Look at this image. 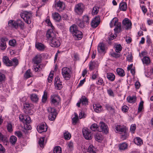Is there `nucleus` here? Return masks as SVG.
<instances>
[{"label": "nucleus", "instance_id": "obj_1", "mask_svg": "<svg viewBox=\"0 0 153 153\" xmlns=\"http://www.w3.org/2000/svg\"><path fill=\"white\" fill-rule=\"evenodd\" d=\"M46 36L51 46L58 47L60 46L59 41L56 39L55 34L52 30H49L47 31Z\"/></svg>", "mask_w": 153, "mask_h": 153}, {"label": "nucleus", "instance_id": "obj_2", "mask_svg": "<svg viewBox=\"0 0 153 153\" xmlns=\"http://www.w3.org/2000/svg\"><path fill=\"white\" fill-rule=\"evenodd\" d=\"M62 74L64 78L66 80H69L72 74L71 70L68 67H64L62 70Z\"/></svg>", "mask_w": 153, "mask_h": 153}, {"label": "nucleus", "instance_id": "obj_3", "mask_svg": "<svg viewBox=\"0 0 153 153\" xmlns=\"http://www.w3.org/2000/svg\"><path fill=\"white\" fill-rule=\"evenodd\" d=\"M20 16L27 24H30L31 23L32 15L30 13L27 12H25L21 13L20 14Z\"/></svg>", "mask_w": 153, "mask_h": 153}, {"label": "nucleus", "instance_id": "obj_4", "mask_svg": "<svg viewBox=\"0 0 153 153\" xmlns=\"http://www.w3.org/2000/svg\"><path fill=\"white\" fill-rule=\"evenodd\" d=\"M49 113L48 118L49 120L53 121L55 120L57 115V113L55 109L51 107H49L47 109Z\"/></svg>", "mask_w": 153, "mask_h": 153}, {"label": "nucleus", "instance_id": "obj_5", "mask_svg": "<svg viewBox=\"0 0 153 153\" xmlns=\"http://www.w3.org/2000/svg\"><path fill=\"white\" fill-rule=\"evenodd\" d=\"M85 6L83 4L79 3L76 4L74 7V12L76 15H81L83 12Z\"/></svg>", "mask_w": 153, "mask_h": 153}, {"label": "nucleus", "instance_id": "obj_6", "mask_svg": "<svg viewBox=\"0 0 153 153\" xmlns=\"http://www.w3.org/2000/svg\"><path fill=\"white\" fill-rule=\"evenodd\" d=\"M51 104L56 106L59 104L60 98L58 95L54 94L51 96Z\"/></svg>", "mask_w": 153, "mask_h": 153}, {"label": "nucleus", "instance_id": "obj_7", "mask_svg": "<svg viewBox=\"0 0 153 153\" xmlns=\"http://www.w3.org/2000/svg\"><path fill=\"white\" fill-rule=\"evenodd\" d=\"M98 131L102 132L106 134L108 131V127L104 123L100 122L99 124Z\"/></svg>", "mask_w": 153, "mask_h": 153}, {"label": "nucleus", "instance_id": "obj_8", "mask_svg": "<svg viewBox=\"0 0 153 153\" xmlns=\"http://www.w3.org/2000/svg\"><path fill=\"white\" fill-rule=\"evenodd\" d=\"M82 132L83 135L85 139L89 140L92 138L91 132L88 128H83L82 130Z\"/></svg>", "mask_w": 153, "mask_h": 153}, {"label": "nucleus", "instance_id": "obj_9", "mask_svg": "<svg viewBox=\"0 0 153 153\" xmlns=\"http://www.w3.org/2000/svg\"><path fill=\"white\" fill-rule=\"evenodd\" d=\"M47 128L48 127L46 124L45 123H43L38 126L37 129L38 132L40 133L42 132L46 131Z\"/></svg>", "mask_w": 153, "mask_h": 153}, {"label": "nucleus", "instance_id": "obj_10", "mask_svg": "<svg viewBox=\"0 0 153 153\" xmlns=\"http://www.w3.org/2000/svg\"><path fill=\"white\" fill-rule=\"evenodd\" d=\"M42 56L40 54H37L33 58L32 62L34 65H38L41 62Z\"/></svg>", "mask_w": 153, "mask_h": 153}, {"label": "nucleus", "instance_id": "obj_11", "mask_svg": "<svg viewBox=\"0 0 153 153\" xmlns=\"http://www.w3.org/2000/svg\"><path fill=\"white\" fill-rule=\"evenodd\" d=\"M123 24L124 28L128 29L131 27V23L128 18H125L123 21Z\"/></svg>", "mask_w": 153, "mask_h": 153}, {"label": "nucleus", "instance_id": "obj_12", "mask_svg": "<svg viewBox=\"0 0 153 153\" xmlns=\"http://www.w3.org/2000/svg\"><path fill=\"white\" fill-rule=\"evenodd\" d=\"M83 105H88V100L86 97L85 96H82L79 99V101L76 104V105L78 107H80L81 103Z\"/></svg>", "mask_w": 153, "mask_h": 153}, {"label": "nucleus", "instance_id": "obj_13", "mask_svg": "<svg viewBox=\"0 0 153 153\" xmlns=\"http://www.w3.org/2000/svg\"><path fill=\"white\" fill-rule=\"evenodd\" d=\"M100 22L99 17L96 16L93 19L91 22V26L93 28H96L99 25Z\"/></svg>", "mask_w": 153, "mask_h": 153}, {"label": "nucleus", "instance_id": "obj_14", "mask_svg": "<svg viewBox=\"0 0 153 153\" xmlns=\"http://www.w3.org/2000/svg\"><path fill=\"white\" fill-rule=\"evenodd\" d=\"M73 35L75 39L77 40L81 39L83 37V34L82 32L78 30L76 31Z\"/></svg>", "mask_w": 153, "mask_h": 153}, {"label": "nucleus", "instance_id": "obj_15", "mask_svg": "<svg viewBox=\"0 0 153 153\" xmlns=\"http://www.w3.org/2000/svg\"><path fill=\"white\" fill-rule=\"evenodd\" d=\"M3 62L7 66H12V62L10 60L9 58L7 56H4L3 58Z\"/></svg>", "mask_w": 153, "mask_h": 153}, {"label": "nucleus", "instance_id": "obj_16", "mask_svg": "<svg viewBox=\"0 0 153 153\" xmlns=\"http://www.w3.org/2000/svg\"><path fill=\"white\" fill-rule=\"evenodd\" d=\"M94 111L97 113L100 112L102 110V106L98 104H94L93 105Z\"/></svg>", "mask_w": 153, "mask_h": 153}, {"label": "nucleus", "instance_id": "obj_17", "mask_svg": "<svg viewBox=\"0 0 153 153\" xmlns=\"http://www.w3.org/2000/svg\"><path fill=\"white\" fill-rule=\"evenodd\" d=\"M53 19L56 22H59L61 20V16L57 13L55 12L52 13Z\"/></svg>", "mask_w": 153, "mask_h": 153}, {"label": "nucleus", "instance_id": "obj_18", "mask_svg": "<svg viewBox=\"0 0 153 153\" xmlns=\"http://www.w3.org/2000/svg\"><path fill=\"white\" fill-rule=\"evenodd\" d=\"M63 6V3L59 0H56L55 1V6L59 10L62 9Z\"/></svg>", "mask_w": 153, "mask_h": 153}, {"label": "nucleus", "instance_id": "obj_19", "mask_svg": "<svg viewBox=\"0 0 153 153\" xmlns=\"http://www.w3.org/2000/svg\"><path fill=\"white\" fill-rule=\"evenodd\" d=\"M115 26V27L114 29V30L115 33H118L122 31L121 23L120 22L118 23Z\"/></svg>", "mask_w": 153, "mask_h": 153}, {"label": "nucleus", "instance_id": "obj_20", "mask_svg": "<svg viewBox=\"0 0 153 153\" xmlns=\"http://www.w3.org/2000/svg\"><path fill=\"white\" fill-rule=\"evenodd\" d=\"M118 23H120L118 22V19L116 17L114 18L110 23V25L111 27H112L114 26H115Z\"/></svg>", "mask_w": 153, "mask_h": 153}, {"label": "nucleus", "instance_id": "obj_21", "mask_svg": "<svg viewBox=\"0 0 153 153\" xmlns=\"http://www.w3.org/2000/svg\"><path fill=\"white\" fill-rule=\"evenodd\" d=\"M0 47L1 49L2 50H4L7 47L5 41L3 38L1 39V41L0 42Z\"/></svg>", "mask_w": 153, "mask_h": 153}, {"label": "nucleus", "instance_id": "obj_22", "mask_svg": "<svg viewBox=\"0 0 153 153\" xmlns=\"http://www.w3.org/2000/svg\"><path fill=\"white\" fill-rule=\"evenodd\" d=\"M106 77L109 80L111 81H114L115 79V76L114 74L111 73H107Z\"/></svg>", "mask_w": 153, "mask_h": 153}, {"label": "nucleus", "instance_id": "obj_23", "mask_svg": "<svg viewBox=\"0 0 153 153\" xmlns=\"http://www.w3.org/2000/svg\"><path fill=\"white\" fill-rule=\"evenodd\" d=\"M97 49L99 52L100 53L103 52L105 49L104 44L102 43H100L98 45Z\"/></svg>", "mask_w": 153, "mask_h": 153}, {"label": "nucleus", "instance_id": "obj_24", "mask_svg": "<svg viewBox=\"0 0 153 153\" xmlns=\"http://www.w3.org/2000/svg\"><path fill=\"white\" fill-rule=\"evenodd\" d=\"M77 24L78 26L81 28H83L86 26L87 25L85 24V23L83 22L81 19H78L77 21Z\"/></svg>", "mask_w": 153, "mask_h": 153}, {"label": "nucleus", "instance_id": "obj_25", "mask_svg": "<svg viewBox=\"0 0 153 153\" xmlns=\"http://www.w3.org/2000/svg\"><path fill=\"white\" fill-rule=\"evenodd\" d=\"M35 46L40 51H43L45 48V46L41 43H36Z\"/></svg>", "mask_w": 153, "mask_h": 153}, {"label": "nucleus", "instance_id": "obj_26", "mask_svg": "<svg viewBox=\"0 0 153 153\" xmlns=\"http://www.w3.org/2000/svg\"><path fill=\"white\" fill-rule=\"evenodd\" d=\"M95 139L98 142H100L103 139V137L100 133H97L95 136Z\"/></svg>", "mask_w": 153, "mask_h": 153}, {"label": "nucleus", "instance_id": "obj_27", "mask_svg": "<svg viewBox=\"0 0 153 153\" xmlns=\"http://www.w3.org/2000/svg\"><path fill=\"white\" fill-rule=\"evenodd\" d=\"M116 71L117 74L121 76H123L125 75L124 71L122 68H117Z\"/></svg>", "mask_w": 153, "mask_h": 153}, {"label": "nucleus", "instance_id": "obj_28", "mask_svg": "<svg viewBox=\"0 0 153 153\" xmlns=\"http://www.w3.org/2000/svg\"><path fill=\"white\" fill-rule=\"evenodd\" d=\"M70 30L73 35L76 32V31L78 30L77 26L75 25H73L70 27Z\"/></svg>", "mask_w": 153, "mask_h": 153}, {"label": "nucleus", "instance_id": "obj_29", "mask_svg": "<svg viewBox=\"0 0 153 153\" xmlns=\"http://www.w3.org/2000/svg\"><path fill=\"white\" fill-rule=\"evenodd\" d=\"M127 5L126 3L122 2L120 4L119 8L120 10L122 11H126L127 9Z\"/></svg>", "mask_w": 153, "mask_h": 153}, {"label": "nucleus", "instance_id": "obj_30", "mask_svg": "<svg viewBox=\"0 0 153 153\" xmlns=\"http://www.w3.org/2000/svg\"><path fill=\"white\" fill-rule=\"evenodd\" d=\"M142 61L143 64L148 65L150 63V59L149 57L144 56L142 59Z\"/></svg>", "mask_w": 153, "mask_h": 153}, {"label": "nucleus", "instance_id": "obj_31", "mask_svg": "<svg viewBox=\"0 0 153 153\" xmlns=\"http://www.w3.org/2000/svg\"><path fill=\"white\" fill-rule=\"evenodd\" d=\"M9 26H12L13 27L17 29V25L16 21L13 20H10L8 22Z\"/></svg>", "mask_w": 153, "mask_h": 153}, {"label": "nucleus", "instance_id": "obj_32", "mask_svg": "<svg viewBox=\"0 0 153 153\" xmlns=\"http://www.w3.org/2000/svg\"><path fill=\"white\" fill-rule=\"evenodd\" d=\"M82 20L88 25L89 22V17L87 15H85L83 16Z\"/></svg>", "mask_w": 153, "mask_h": 153}, {"label": "nucleus", "instance_id": "obj_33", "mask_svg": "<svg viewBox=\"0 0 153 153\" xmlns=\"http://www.w3.org/2000/svg\"><path fill=\"white\" fill-rule=\"evenodd\" d=\"M134 141L135 143L137 145H141L143 143L142 140L139 137H136L134 139Z\"/></svg>", "mask_w": 153, "mask_h": 153}, {"label": "nucleus", "instance_id": "obj_34", "mask_svg": "<svg viewBox=\"0 0 153 153\" xmlns=\"http://www.w3.org/2000/svg\"><path fill=\"white\" fill-rule=\"evenodd\" d=\"M17 141V138L15 136H11L10 138V142L12 145H14Z\"/></svg>", "mask_w": 153, "mask_h": 153}, {"label": "nucleus", "instance_id": "obj_35", "mask_svg": "<svg viewBox=\"0 0 153 153\" xmlns=\"http://www.w3.org/2000/svg\"><path fill=\"white\" fill-rule=\"evenodd\" d=\"M127 144L126 143H123L119 145V147L120 150H124L127 149Z\"/></svg>", "mask_w": 153, "mask_h": 153}, {"label": "nucleus", "instance_id": "obj_36", "mask_svg": "<svg viewBox=\"0 0 153 153\" xmlns=\"http://www.w3.org/2000/svg\"><path fill=\"white\" fill-rule=\"evenodd\" d=\"M96 149L92 145H90L88 149V152L90 153H96Z\"/></svg>", "mask_w": 153, "mask_h": 153}, {"label": "nucleus", "instance_id": "obj_37", "mask_svg": "<svg viewBox=\"0 0 153 153\" xmlns=\"http://www.w3.org/2000/svg\"><path fill=\"white\" fill-rule=\"evenodd\" d=\"M6 127L8 132H11L13 131V126L11 122H7Z\"/></svg>", "mask_w": 153, "mask_h": 153}, {"label": "nucleus", "instance_id": "obj_38", "mask_svg": "<svg viewBox=\"0 0 153 153\" xmlns=\"http://www.w3.org/2000/svg\"><path fill=\"white\" fill-rule=\"evenodd\" d=\"M97 65L95 62H91L89 64V68L90 70H92L97 66Z\"/></svg>", "mask_w": 153, "mask_h": 153}, {"label": "nucleus", "instance_id": "obj_39", "mask_svg": "<svg viewBox=\"0 0 153 153\" xmlns=\"http://www.w3.org/2000/svg\"><path fill=\"white\" fill-rule=\"evenodd\" d=\"M30 98L31 100L33 102H36L38 100V98L37 96L35 94H33L30 95Z\"/></svg>", "mask_w": 153, "mask_h": 153}, {"label": "nucleus", "instance_id": "obj_40", "mask_svg": "<svg viewBox=\"0 0 153 153\" xmlns=\"http://www.w3.org/2000/svg\"><path fill=\"white\" fill-rule=\"evenodd\" d=\"M16 22L17 25V28L19 27L21 29H22L24 27V22L20 19H18L16 20Z\"/></svg>", "mask_w": 153, "mask_h": 153}, {"label": "nucleus", "instance_id": "obj_41", "mask_svg": "<svg viewBox=\"0 0 153 153\" xmlns=\"http://www.w3.org/2000/svg\"><path fill=\"white\" fill-rule=\"evenodd\" d=\"M115 51L117 53H120L122 49V47L120 44L116 45L114 46Z\"/></svg>", "mask_w": 153, "mask_h": 153}, {"label": "nucleus", "instance_id": "obj_42", "mask_svg": "<svg viewBox=\"0 0 153 153\" xmlns=\"http://www.w3.org/2000/svg\"><path fill=\"white\" fill-rule=\"evenodd\" d=\"M127 100L128 102L130 103L134 102L136 101V97L134 96L128 97L127 98Z\"/></svg>", "mask_w": 153, "mask_h": 153}, {"label": "nucleus", "instance_id": "obj_43", "mask_svg": "<svg viewBox=\"0 0 153 153\" xmlns=\"http://www.w3.org/2000/svg\"><path fill=\"white\" fill-rule=\"evenodd\" d=\"M45 137H41L39 141V144L41 147H43L44 146Z\"/></svg>", "mask_w": 153, "mask_h": 153}, {"label": "nucleus", "instance_id": "obj_44", "mask_svg": "<svg viewBox=\"0 0 153 153\" xmlns=\"http://www.w3.org/2000/svg\"><path fill=\"white\" fill-rule=\"evenodd\" d=\"M99 8L97 6H95L94 7L92 12V14L94 15H97L99 12Z\"/></svg>", "mask_w": 153, "mask_h": 153}, {"label": "nucleus", "instance_id": "obj_45", "mask_svg": "<svg viewBox=\"0 0 153 153\" xmlns=\"http://www.w3.org/2000/svg\"><path fill=\"white\" fill-rule=\"evenodd\" d=\"M32 74L30 70H28L26 72L24 75V77L26 79H27L31 77Z\"/></svg>", "mask_w": 153, "mask_h": 153}, {"label": "nucleus", "instance_id": "obj_46", "mask_svg": "<svg viewBox=\"0 0 153 153\" xmlns=\"http://www.w3.org/2000/svg\"><path fill=\"white\" fill-rule=\"evenodd\" d=\"M116 130L117 131L123 132L125 131V128L121 127L119 125H117L115 128Z\"/></svg>", "mask_w": 153, "mask_h": 153}, {"label": "nucleus", "instance_id": "obj_47", "mask_svg": "<svg viewBox=\"0 0 153 153\" xmlns=\"http://www.w3.org/2000/svg\"><path fill=\"white\" fill-rule=\"evenodd\" d=\"M90 128L93 131H98L99 127H98L96 124L94 123L91 125L90 127Z\"/></svg>", "mask_w": 153, "mask_h": 153}, {"label": "nucleus", "instance_id": "obj_48", "mask_svg": "<svg viewBox=\"0 0 153 153\" xmlns=\"http://www.w3.org/2000/svg\"><path fill=\"white\" fill-rule=\"evenodd\" d=\"M53 151L54 153H61L62 149L59 146H57L54 148Z\"/></svg>", "mask_w": 153, "mask_h": 153}, {"label": "nucleus", "instance_id": "obj_49", "mask_svg": "<svg viewBox=\"0 0 153 153\" xmlns=\"http://www.w3.org/2000/svg\"><path fill=\"white\" fill-rule=\"evenodd\" d=\"M2 141L4 143L7 142V140L6 138L4 137L3 134L0 132V142Z\"/></svg>", "mask_w": 153, "mask_h": 153}, {"label": "nucleus", "instance_id": "obj_50", "mask_svg": "<svg viewBox=\"0 0 153 153\" xmlns=\"http://www.w3.org/2000/svg\"><path fill=\"white\" fill-rule=\"evenodd\" d=\"M75 117L72 119L73 123L74 124H76L78 120V117L77 114L74 113Z\"/></svg>", "mask_w": 153, "mask_h": 153}, {"label": "nucleus", "instance_id": "obj_51", "mask_svg": "<svg viewBox=\"0 0 153 153\" xmlns=\"http://www.w3.org/2000/svg\"><path fill=\"white\" fill-rule=\"evenodd\" d=\"M64 137L66 140H68L70 139L71 137V134L68 131L65 132L64 133Z\"/></svg>", "mask_w": 153, "mask_h": 153}, {"label": "nucleus", "instance_id": "obj_52", "mask_svg": "<svg viewBox=\"0 0 153 153\" xmlns=\"http://www.w3.org/2000/svg\"><path fill=\"white\" fill-rule=\"evenodd\" d=\"M47 93L45 91L44 92V95L42 96V102H43L45 103L46 102L47 99Z\"/></svg>", "mask_w": 153, "mask_h": 153}, {"label": "nucleus", "instance_id": "obj_53", "mask_svg": "<svg viewBox=\"0 0 153 153\" xmlns=\"http://www.w3.org/2000/svg\"><path fill=\"white\" fill-rule=\"evenodd\" d=\"M143 102H141L139 105V107L138 109V112L139 113L141 112L143 108Z\"/></svg>", "mask_w": 153, "mask_h": 153}, {"label": "nucleus", "instance_id": "obj_54", "mask_svg": "<svg viewBox=\"0 0 153 153\" xmlns=\"http://www.w3.org/2000/svg\"><path fill=\"white\" fill-rule=\"evenodd\" d=\"M67 146L70 150H72L73 149V143L71 141L69 142L68 143Z\"/></svg>", "mask_w": 153, "mask_h": 153}, {"label": "nucleus", "instance_id": "obj_55", "mask_svg": "<svg viewBox=\"0 0 153 153\" xmlns=\"http://www.w3.org/2000/svg\"><path fill=\"white\" fill-rule=\"evenodd\" d=\"M12 66H16L18 64V59L16 58L13 59L12 60Z\"/></svg>", "mask_w": 153, "mask_h": 153}, {"label": "nucleus", "instance_id": "obj_56", "mask_svg": "<svg viewBox=\"0 0 153 153\" xmlns=\"http://www.w3.org/2000/svg\"><path fill=\"white\" fill-rule=\"evenodd\" d=\"M55 83L56 85L62 84V82L60 81V78L58 76H57L55 78Z\"/></svg>", "mask_w": 153, "mask_h": 153}, {"label": "nucleus", "instance_id": "obj_57", "mask_svg": "<svg viewBox=\"0 0 153 153\" xmlns=\"http://www.w3.org/2000/svg\"><path fill=\"white\" fill-rule=\"evenodd\" d=\"M25 123H28L29 124L30 123L31 121V120L30 118V117L28 116H25Z\"/></svg>", "mask_w": 153, "mask_h": 153}, {"label": "nucleus", "instance_id": "obj_58", "mask_svg": "<svg viewBox=\"0 0 153 153\" xmlns=\"http://www.w3.org/2000/svg\"><path fill=\"white\" fill-rule=\"evenodd\" d=\"M16 41L14 39H13L10 40L9 43L10 45L12 46H14L16 45Z\"/></svg>", "mask_w": 153, "mask_h": 153}, {"label": "nucleus", "instance_id": "obj_59", "mask_svg": "<svg viewBox=\"0 0 153 153\" xmlns=\"http://www.w3.org/2000/svg\"><path fill=\"white\" fill-rule=\"evenodd\" d=\"M136 128V126L135 124H132L131 126L130 130L132 133H134Z\"/></svg>", "mask_w": 153, "mask_h": 153}, {"label": "nucleus", "instance_id": "obj_60", "mask_svg": "<svg viewBox=\"0 0 153 153\" xmlns=\"http://www.w3.org/2000/svg\"><path fill=\"white\" fill-rule=\"evenodd\" d=\"M133 57L131 54H128L127 57V60L129 62L132 61Z\"/></svg>", "mask_w": 153, "mask_h": 153}, {"label": "nucleus", "instance_id": "obj_61", "mask_svg": "<svg viewBox=\"0 0 153 153\" xmlns=\"http://www.w3.org/2000/svg\"><path fill=\"white\" fill-rule=\"evenodd\" d=\"M111 56L115 58L119 57L120 56L119 54L115 52L111 53Z\"/></svg>", "mask_w": 153, "mask_h": 153}, {"label": "nucleus", "instance_id": "obj_62", "mask_svg": "<svg viewBox=\"0 0 153 153\" xmlns=\"http://www.w3.org/2000/svg\"><path fill=\"white\" fill-rule=\"evenodd\" d=\"M37 65H33V68H34V71L35 72H38L40 71V65H38L37 66Z\"/></svg>", "mask_w": 153, "mask_h": 153}, {"label": "nucleus", "instance_id": "obj_63", "mask_svg": "<svg viewBox=\"0 0 153 153\" xmlns=\"http://www.w3.org/2000/svg\"><path fill=\"white\" fill-rule=\"evenodd\" d=\"M5 151V149L1 144H0V153H4Z\"/></svg>", "mask_w": 153, "mask_h": 153}, {"label": "nucleus", "instance_id": "obj_64", "mask_svg": "<svg viewBox=\"0 0 153 153\" xmlns=\"http://www.w3.org/2000/svg\"><path fill=\"white\" fill-rule=\"evenodd\" d=\"M15 134L16 136L19 138L21 137L22 136V132L19 131H16L15 132Z\"/></svg>", "mask_w": 153, "mask_h": 153}]
</instances>
